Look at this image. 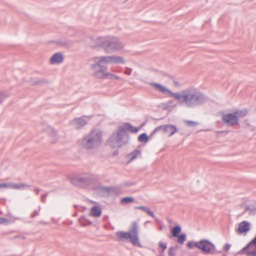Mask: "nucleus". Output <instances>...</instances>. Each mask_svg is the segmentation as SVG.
I'll list each match as a JSON object with an SVG mask.
<instances>
[{
    "instance_id": "a878e982",
    "label": "nucleus",
    "mask_w": 256,
    "mask_h": 256,
    "mask_svg": "<svg viewBox=\"0 0 256 256\" xmlns=\"http://www.w3.org/2000/svg\"><path fill=\"white\" fill-rule=\"evenodd\" d=\"M182 228L179 225L175 226L172 230V234L174 237H176L179 235L178 234L181 232Z\"/></svg>"
},
{
    "instance_id": "c756f323",
    "label": "nucleus",
    "mask_w": 256,
    "mask_h": 256,
    "mask_svg": "<svg viewBox=\"0 0 256 256\" xmlns=\"http://www.w3.org/2000/svg\"><path fill=\"white\" fill-rule=\"evenodd\" d=\"M198 245V242H189L187 244V247L189 249H192L194 247L197 248V246Z\"/></svg>"
},
{
    "instance_id": "49530a36",
    "label": "nucleus",
    "mask_w": 256,
    "mask_h": 256,
    "mask_svg": "<svg viewBox=\"0 0 256 256\" xmlns=\"http://www.w3.org/2000/svg\"><path fill=\"white\" fill-rule=\"evenodd\" d=\"M86 222H88V224H92V222H91L87 220H86Z\"/></svg>"
},
{
    "instance_id": "aec40b11",
    "label": "nucleus",
    "mask_w": 256,
    "mask_h": 256,
    "mask_svg": "<svg viewBox=\"0 0 256 256\" xmlns=\"http://www.w3.org/2000/svg\"><path fill=\"white\" fill-rule=\"evenodd\" d=\"M141 155V152L139 150H135L127 156L128 162H130L138 158Z\"/></svg>"
},
{
    "instance_id": "9b49d317",
    "label": "nucleus",
    "mask_w": 256,
    "mask_h": 256,
    "mask_svg": "<svg viewBox=\"0 0 256 256\" xmlns=\"http://www.w3.org/2000/svg\"><path fill=\"white\" fill-rule=\"evenodd\" d=\"M93 70V76L96 78L106 79L108 72L106 66H96V68H92Z\"/></svg>"
},
{
    "instance_id": "0eeeda50",
    "label": "nucleus",
    "mask_w": 256,
    "mask_h": 256,
    "mask_svg": "<svg viewBox=\"0 0 256 256\" xmlns=\"http://www.w3.org/2000/svg\"><path fill=\"white\" fill-rule=\"evenodd\" d=\"M132 237V244L138 247H141V244L138 240V226L136 222H133L130 227L129 232Z\"/></svg>"
},
{
    "instance_id": "20e7f679",
    "label": "nucleus",
    "mask_w": 256,
    "mask_h": 256,
    "mask_svg": "<svg viewBox=\"0 0 256 256\" xmlns=\"http://www.w3.org/2000/svg\"><path fill=\"white\" fill-rule=\"evenodd\" d=\"M70 182L74 186L86 188L98 184L100 178L98 175L85 173L80 176L72 178Z\"/></svg>"
},
{
    "instance_id": "f704fd0d",
    "label": "nucleus",
    "mask_w": 256,
    "mask_h": 256,
    "mask_svg": "<svg viewBox=\"0 0 256 256\" xmlns=\"http://www.w3.org/2000/svg\"><path fill=\"white\" fill-rule=\"evenodd\" d=\"M38 208H39L38 210H35L34 212L31 214L30 218H34L36 217V216L39 215L40 210V206H39Z\"/></svg>"
},
{
    "instance_id": "c9c22d12",
    "label": "nucleus",
    "mask_w": 256,
    "mask_h": 256,
    "mask_svg": "<svg viewBox=\"0 0 256 256\" xmlns=\"http://www.w3.org/2000/svg\"><path fill=\"white\" fill-rule=\"evenodd\" d=\"M8 222L9 220L8 219L0 217V224H8Z\"/></svg>"
},
{
    "instance_id": "cd10ccee",
    "label": "nucleus",
    "mask_w": 256,
    "mask_h": 256,
    "mask_svg": "<svg viewBox=\"0 0 256 256\" xmlns=\"http://www.w3.org/2000/svg\"><path fill=\"white\" fill-rule=\"evenodd\" d=\"M186 234H179L178 235V236H176V238H178V242L180 244H183L184 242L186 240Z\"/></svg>"
},
{
    "instance_id": "1a4fd4ad",
    "label": "nucleus",
    "mask_w": 256,
    "mask_h": 256,
    "mask_svg": "<svg viewBox=\"0 0 256 256\" xmlns=\"http://www.w3.org/2000/svg\"><path fill=\"white\" fill-rule=\"evenodd\" d=\"M242 252H245L247 256H256V236L242 250Z\"/></svg>"
},
{
    "instance_id": "4468645a",
    "label": "nucleus",
    "mask_w": 256,
    "mask_h": 256,
    "mask_svg": "<svg viewBox=\"0 0 256 256\" xmlns=\"http://www.w3.org/2000/svg\"><path fill=\"white\" fill-rule=\"evenodd\" d=\"M150 85L155 90L158 91L162 93L168 92L172 96V93H174L171 92L170 90L168 89L166 86H162L161 84L156 83V82H150Z\"/></svg>"
},
{
    "instance_id": "2f4dec72",
    "label": "nucleus",
    "mask_w": 256,
    "mask_h": 256,
    "mask_svg": "<svg viewBox=\"0 0 256 256\" xmlns=\"http://www.w3.org/2000/svg\"><path fill=\"white\" fill-rule=\"evenodd\" d=\"M8 94L4 92H0V103L2 102L6 98Z\"/></svg>"
},
{
    "instance_id": "bb28decb",
    "label": "nucleus",
    "mask_w": 256,
    "mask_h": 256,
    "mask_svg": "<svg viewBox=\"0 0 256 256\" xmlns=\"http://www.w3.org/2000/svg\"><path fill=\"white\" fill-rule=\"evenodd\" d=\"M148 138L146 133H143L138 136V140L140 142L146 143L148 142Z\"/></svg>"
},
{
    "instance_id": "a19ab883",
    "label": "nucleus",
    "mask_w": 256,
    "mask_h": 256,
    "mask_svg": "<svg viewBox=\"0 0 256 256\" xmlns=\"http://www.w3.org/2000/svg\"><path fill=\"white\" fill-rule=\"evenodd\" d=\"M174 250V248L173 247H170L168 250V254L170 256H174V254L173 253Z\"/></svg>"
},
{
    "instance_id": "7ed1b4c3",
    "label": "nucleus",
    "mask_w": 256,
    "mask_h": 256,
    "mask_svg": "<svg viewBox=\"0 0 256 256\" xmlns=\"http://www.w3.org/2000/svg\"><path fill=\"white\" fill-rule=\"evenodd\" d=\"M102 142L101 132L98 130H94L79 140L78 144L84 149L91 150L100 146Z\"/></svg>"
},
{
    "instance_id": "393cba45",
    "label": "nucleus",
    "mask_w": 256,
    "mask_h": 256,
    "mask_svg": "<svg viewBox=\"0 0 256 256\" xmlns=\"http://www.w3.org/2000/svg\"><path fill=\"white\" fill-rule=\"evenodd\" d=\"M248 211L250 214L256 213V203L247 204L246 206L245 212Z\"/></svg>"
},
{
    "instance_id": "473e14b6",
    "label": "nucleus",
    "mask_w": 256,
    "mask_h": 256,
    "mask_svg": "<svg viewBox=\"0 0 256 256\" xmlns=\"http://www.w3.org/2000/svg\"><path fill=\"white\" fill-rule=\"evenodd\" d=\"M234 114H238V116L244 117L246 114V110H243L240 112L236 111Z\"/></svg>"
},
{
    "instance_id": "37998d69",
    "label": "nucleus",
    "mask_w": 256,
    "mask_h": 256,
    "mask_svg": "<svg viewBox=\"0 0 256 256\" xmlns=\"http://www.w3.org/2000/svg\"><path fill=\"white\" fill-rule=\"evenodd\" d=\"M127 70L125 72L124 74L128 75H130L132 72V69L126 68Z\"/></svg>"
},
{
    "instance_id": "c03bdc74",
    "label": "nucleus",
    "mask_w": 256,
    "mask_h": 256,
    "mask_svg": "<svg viewBox=\"0 0 256 256\" xmlns=\"http://www.w3.org/2000/svg\"><path fill=\"white\" fill-rule=\"evenodd\" d=\"M211 252H212V254H216L217 252H218V251L216 250V246H214V248H212Z\"/></svg>"
},
{
    "instance_id": "58836bf2",
    "label": "nucleus",
    "mask_w": 256,
    "mask_h": 256,
    "mask_svg": "<svg viewBox=\"0 0 256 256\" xmlns=\"http://www.w3.org/2000/svg\"><path fill=\"white\" fill-rule=\"evenodd\" d=\"M49 132L51 133L52 137L55 138L56 136V132L55 130H54L52 128H49Z\"/></svg>"
},
{
    "instance_id": "412c9836",
    "label": "nucleus",
    "mask_w": 256,
    "mask_h": 256,
    "mask_svg": "<svg viewBox=\"0 0 256 256\" xmlns=\"http://www.w3.org/2000/svg\"><path fill=\"white\" fill-rule=\"evenodd\" d=\"M99 190L106 193L108 195H112L113 194L116 192V190L114 188L111 186H100L98 188Z\"/></svg>"
},
{
    "instance_id": "3c124183",
    "label": "nucleus",
    "mask_w": 256,
    "mask_h": 256,
    "mask_svg": "<svg viewBox=\"0 0 256 256\" xmlns=\"http://www.w3.org/2000/svg\"><path fill=\"white\" fill-rule=\"evenodd\" d=\"M55 140H56V138H54V140H53V142H54Z\"/></svg>"
},
{
    "instance_id": "79ce46f5",
    "label": "nucleus",
    "mask_w": 256,
    "mask_h": 256,
    "mask_svg": "<svg viewBox=\"0 0 256 256\" xmlns=\"http://www.w3.org/2000/svg\"><path fill=\"white\" fill-rule=\"evenodd\" d=\"M0 188H8V183L0 184Z\"/></svg>"
},
{
    "instance_id": "de8ad7c7",
    "label": "nucleus",
    "mask_w": 256,
    "mask_h": 256,
    "mask_svg": "<svg viewBox=\"0 0 256 256\" xmlns=\"http://www.w3.org/2000/svg\"><path fill=\"white\" fill-rule=\"evenodd\" d=\"M172 220L171 219H168V222L169 223L171 222H172Z\"/></svg>"
},
{
    "instance_id": "b1692460",
    "label": "nucleus",
    "mask_w": 256,
    "mask_h": 256,
    "mask_svg": "<svg viewBox=\"0 0 256 256\" xmlns=\"http://www.w3.org/2000/svg\"><path fill=\"white\" fill-rule=\"evenodd\" d=\"M135 209L142 210L152 218H156V216L154 212L148 207L144 206H138L135 207Z\"/></svg>"
},
{
    "instance_id": "72a5a7b5",
    "label": "nucleus",
    "mask_w": 256,
    "mask_h": 256,
    "mask_svg": "<svg viewBox=\"0 0 256 256\" xmlns=\"http://www.w3.org/2000/svg\"><path fill=\"white\" fill-rule=\"evenodd\" d=\"M186 123L189 126H195L198 125V122L192 120H186Z\"/></svg>"
},
{
    "instance_id": "f3484780",
    "label": "nucleus",
    "mask_w": 256,
    "mask_h": 256,
    "mask_svg": "<svg viewBox=\"0 0 256 256\" xmlns=\"http://www.w3.org/2000/svg\"><path fill=\"white\" fill-rule=\"evenodd\" d=\"M119 128H122L124 131V134L126 133V130H128L132 133H136L140 130V128L137 127L133 126L130 123H126L124 126L118 127Z\"/></svg>"
},
{
    "instance_id": "e433bc0d",
    "label": "nucleus",
    "mask_w": 256,
    "mask_h": 256,
    "mask_svg": "<svg viewBox=\"0 0 256 256\" xmlns=\"http://www.w3.org/2000/svg\"><path fill=\"white\" fill-rule=\"evenodd\" d=\"M158 246L162 248V251H164L167 248L166 244L164 243H163L161 242H159Z\"/></svg>"
},
{
    "instance_id": "6e6552de",
    "label": "nucleus",
    "mask_w": 256,
    "mask_h": 256,
    "mask_svg": "<svg viewBox=\"0 0 256 256\" xmlns=\"http://www.w3.org/2000/svg\"><path fill=\"white\" fill-rule=\"evenodd\" d=\"M94 64H90L91 68L104 66V64H112V56H101L94 58Z\"/></svg>"
},
{
    "instance_id": "2eb2a0df",
    "label": "nucleus",
    "mask_w": 256,
    "mask_h": 256,
    "mask_svg": "<svg viewBox=\"0 0 256 256\" xmlns=\"http://www.w3.org/2000/svg\"><path fill=\"white\" fill-rule=\"evenodd\" d=\"M250 226L249 222L247 221H242L238 224V232L239 234L246 233L250 230Z\"/></svg>"
},
{
    "instance_id": "f8f14e48",
    "label": "nucleus",
    "mask_w": 256,
    "mask_h": 256,
    "mask_svg": "<svg viewBox=\"0 0 256 256\" xmlns=\"http://www.w3.org/2000/svg\"><path fill=\"white\" fill-rule=\"evenodd\" d=\"M197 248L201 250L205 254H208L211 252L212 248H214V245L206 240H202L198 242Z\"/></svg>"
},
{
    "instance_id": "ea45409f",
    "label": "nucleus",
    "mask_w": 256,
    "mask_h": 256,
    "mask_svg": "<svg viewBox=\"0 0 256 256\" xmlns=\"http://www.w3.org/2000/svg\"><path fill=\"white\" fill-rule=\"evenodd\" d=\"M230 248V244H224L223 249L224 251L228 252Z\"/></svg>"
},
{
    "instance_id": "9d476101",
    "label": "nucleus",
    "mask_w": 256,
    "mask_h": 256,
    "mask_svg": "<svg viewBox=\"0 0 256 256\" xmlns=\"http://www.w3.org/2000/svg\"><path fill=\"white\" fill-rule=\"evenodd\" d=\"M86 118H90L88 116H82L80 118H75L70 121V124L75 129L79 130L86 126L88 124Z\"/></svg>"
},
{
    "instance_id": "423d86ee",
    "label": "nucleus",
    "mask_w": 256,
    "mask_h": 256,
    "mask_svg": "<svg viewBox=\"0 0 256 256\" xmlns=\"http://www.w3.org/2000/svg\"><path fill=\"white\" fill-rule=\"evenodd\" d=\"M162 130L166 134H168L169 136H171L178 132L177 128L172 124H164L158 126L151 132L150 137L154 136L157 132Z\"/></svg>"
},
{
    "instance_id": "dca6fc26",
    "label": "nucleus",
    "mask_w": 256,
    "mask_h": 256,
    "mask_svg": "<svg viewBox=\"0 0 256 256\" xmlns=\"http://www.w3.org/2000/svg\"><path fill=\"white\" fill-rule=\"evenodd\" d=\"M63 61L64 56L60 52L54 54L50 59V63L52 64H60Z\"/></svg>"
},
{
    "instance_id": "4be33fe9",
    "label": "nucleus",
    "mask_w": 256,
    "mask_h": 256,
    "mask_svg": "<svg viewBox=\"0 0 256 256\" xmlns=\"http://www.w3.org/2000/svg\"><path fill=\"white\" fill-rule=\"evenodd\" d=\"M112 64H124L126 60L122 56H112Z\"/></svg>"
},
{
    "instance_id": "ddd939ff",
    "label": "nucleus",
    "mask_w": 256,
    "mask_h": 256,
    "mask_svg": "<svg viewBox=\"0 0 256 256\" xmlns=\"http://www.w3.org/2000/svg\"><path fill=\"white\" fill-rule=\"evenodd\" d=\"M222 120L228 126H233L238 124V118L235 114H228L223 116Z\"/></svg>"
},
{
    "instance_id": "5701e85b",
    "label": "nucleus",
    "mask_w": 256,
    "mask_h": 256,
    "mask_svg": "<svg viewBox=\"0 0 256 256\" xmlns=\"http://www.w3.org/2000/svg\"><path fill=\"white\" fill-rule=\"evenodd\" d=\"M102 214V210L98 206H93L90 212V216H92L95 218H98Z\"/></svg>"
},
{
    "instance_id": "7c9ffc66",
    "label": "nucleus",
    "mask_w": 256,
    "mask_h": 256,
    "mask_svg": "<svg viewBox=\"0 0 256 256\" xmlns=\"http://www.w3.org/2000/svg\"><path fill=\"white\" fill-rule=\"evenodd\" d=\"M106 78L111 80H119L120 78L116 75L108 72V76H106Z\"/></svg>"
},
{
    "instance_id": "8fccbe9b",
    "label": "nucleus",
    "mask_w": 256,
    "mask_h": 256,
    "mask_svg": "<svg viewBox=\"0 0 256 256\" xmlns=\"http://www.w3.org/2000/svg\"><path fill=\"white\" fill-rule=\"evenodd\" d=\"M106 218V219H108V217L107 216H105V218Z\"/></svg>"
},
{
    "instance_id": "6ab92c4d",
    "label": "nucleus",
    "mask_w": 256,
    "mask_h": 256,
    "mask_svg": "<svg viewBox=\"0 0 256 256\" xmlns=\"http://www.w3.org/2000/svg\"><path fill=\"white\" fill-rule=\"evenodd\" d=\"M30 186L24 183L16 184L8 183V188L15 190H22L26 188H29Z\"/></svg>"
},
{
    "instance_id": "f257e3e1",
    "label": "nucleus",
    "mask_w": 256,
    "mask_h": 256,
    "mask_svg": "<svg viewBox=\"0 0 256 256\" xmlns=\"http://www.w3.org/2000/svg\"><path fill=\"white\" fill-rule=\"evenodd\" d=\"M172 96L177 100L180 105L193 108L205 102L206 97L200 92L192 89H186L180 92L172 93Z\"/></svg>"
},
{
    "instance_id": "09e8293b",
    "label": "nucleus",
    "mask_w": 256,
    "mask_h": 256,
    "mask_svg": "<svg viewBox=\"0 0 256 256\" xmlns=\"http://www.w3.org/2000/svg\"><path fill=\"white\" fill-rule=\"evenodd\" d=\"M38 83H39V82H34V84H38Z\"/></svg>"
},
{
    "instance_id": "a18cd8bd",
    "label": "nucleus",
    "mask_w": 256,
    "mask_h": 256,
    "mask_svg": "<svg viewBox=\"0 0 256 256\" xmlns=\"http://www.w3.org/2000/svg\"><path fill=\"white\" fill-rule=\"evenodd\" d=\"M34 190L36 192V194H38L40 190V189L38 188H34Z\"/></svg>"
},
{
    "instance_id": "4c0bfd02",
    "label": "nucleus",
    "mask_w": 256,
    "mask_h": 256,
    "mask_svg": "<svg viewBox=\"0 0 256 256\" xmlns=\"http://www.w3.org/2000/svg\"><path fill=\"white\" fill-rule=\"evenodd\" d=\"M48 194V192H46V194L42 195L40 198V200L42 202L45 203L46 202V198Z\"/></svg>"
},
{
    "instance_id": "c85d7f7f",
    "label": "nucleus",
    "mask_w": 256,
    "mask_h": 256,
    "mask_svg": "<svg viewBox=\"0 0 256 256\" xmlns=\"http://www.w3.org/2000/svg\"><path fill=\"white\" fill-rule=\"evenodd\" d=\"M134 201V198L132 197H124L121 199L120 202L123 204H128Z\"/></svg>"
},
{
    "instance_id": "f03ea898",
    "label": "nucleus",
    "mask_w": 256,
    "mask_h": 256,
    "mask_svg": "<svg viewBox=\"0 0 256 256\" xmlns=\"http://www.w3.org/2000/svg\"><path fill=\"white\" fill-rule=\"evenodd\" d=\"M94 46L103 48L108 54L120 51L124 48V45L120 40L117 37L112 36L96 38Z\"/></svg>"
},
{
    "instance_id": "a211bd4d",
    "label": "nucleus",
    "mask_w": 256,
    "mask_h": 256,
    "mask_svg": "<svg viewBox=\"0 0 256 256\" xmlns=\"http://www.w3.org/2000/svg\"><path fill=\"white\" fill-rule=\"evenodd\" d=\"M116 236H118V240L121 241H123L124 240H130V242H132V234L130 232H124L122 231L118 232L116 233Z\"/></svg>"
},
{
    "instance_id": "39448f33",
    "label": "nucleus",
    "mask_w": 256,
    "mask_h": 256,
    "mask_svg": "<svg viewBox=\"0 0 256 256\" xmlns=\"http://www.w3.org/2000/svg\"><path fill=\"white\" fill-rule=\"evenodd\" d=\"M128 138L126 134H124L122 128H118L116 132L112 133L108 140V144L113 148H120L128 142Z\"/></svg>"
}]
</instances>
